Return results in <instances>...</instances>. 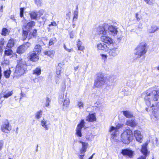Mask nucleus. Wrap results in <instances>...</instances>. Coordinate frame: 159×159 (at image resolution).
<instances>
[{
	"label": "nucleus",
	"mask_w": 159,
	"mask_h": 159,
	"mask_svg": "<svg viewBox=\"0 0 159 159\" xmlns=\"http://www.w3.org/2000/svg\"><path fill=\"white\" fill-rule=\"evenodd\" d=\"M27 66L24 59H20L18 60L13 74V78H18L26 74L27 71Z\"/></svg>",
	"instance_id": "f257e3e1"
},
{
	"label": "nucleus",
	"mask_w": 159,
	"mask_h": 159,
	"mask_svg": "<svg viewBox=\"0 0 159 159\" xmlns=\"http://www.w3.org/2000/svg\"><path fill=\"white\" fill-rule=\"evenodd\" d=\"M144 96L145 102L148 106H151L153 102L158 100L159 96V90H153L149 89L143 94Z\"/></svg>",
	"instance_id": "f03ea898"
},
{
	"label": "nucleus",
	"mask_w": 159,
	"mask_h": 159,
	"mask_svg": "<svg viewBox=\"0 0 159 159\" xmlns=\"http://www.w3.org/2000/svg\"><path fill=\"white\" fill-rule=\"evenodd\" d=\"M147 45L145 42L140 43L135 49V54L137 55V57L139 58L147 52Z\"/></svg>",
	"instance_id": "7ed1b4c3"
},
{
	"label": "nucleus",
	"mask_w": 159,
	"mask_h": 159,
	"mask_svg": "<svg viewBox=\"0 0 159 159\" xmlns=\"http://www.w3.org/2000/svg\"><path fill=\"white\" fill-rule=\"evenodd\" d=\"M107 78L104 77V75L99 73L98 75V78L95 81L94 85L96 87H102L107 84Z\"/></svg>",
	"instance_id": "20e7f679"
},
{
	"label": "nucleus",
	"mask_w": 159,
	"mask_h": 159,
	"mask_svg": "<svg viewBox=\"0 0 159 159\" xmlns=\"http://www.w3.org/2000/svg\"><path fill=\"white\" fill-rule=\"evenodd\" d=\"M133 134L130 130H127L124 131L121 135L122 142L125 144L129 143L132 139Z\"/></svg>",
	"instance_id": "39448f33"
},
{
	"label": "nucleus",
	"mask_w": 159,
	"mask_h": 159,
	"mask_svg": "<svg viewBox=\"0 0 159 159\" xmlns=\"http://www.w3.org/2000/svg\"><path fill=\"white\" fill-rule=\"evenodd\" d=\"M35 23L32 21L28 23L26 26L23 28V40H25L27 37L28 32L30 30V28L35 25Z\"/></svg>",
	"instance_id": "423d86ee"
},
{
	"label": "nucleus",
	"mask_w": 159,
	"mask_h": 159,
	"mask_svg": "<svg viewBox=\"0 0 159 159\" xmlns=\"http://www.w3.org/2000/svg\"><path fill=\"white\" fill-rule=\"evenodd\" d=\"M11 129V126L10 125L9 121L6 120L3 123L1 126L2 131L5 133H8Z\"/></svg>",
	"instance_id": "0eeeda50"
},
{
	"label": "nucleus",
	"mask_w": 159,
	"mask_h": 159,
	"mask_svg": "<svg viewBox=\"0 0 159 159\" xmlns=\"http://www.w3.org/2000/svg\"><path fill=\"white\" fill-rule=\"evenodd\" d=\"M85 125V122L84 120H82L80 123L77 125L76 129V134L79 137H81L82 136L81 129Z\"/></svg>",
	"instance_id": "6e6552de"
},
{
	"label": "nucleus",
	"mask_w": 159,
	"mask_h": 159,
	"mask_svg": "<svg viewBox=\"0 0 159 159\" xmlns=\"http://www.w3.org/2000/svg\"><path fill=\"white\" fill-rule=\"evenodd\" d=\"M150 107H152V112L154 116L157 118L159 115V102H157L155 104H151V106Z\"/></svg>",
	"instance_id": "1a4fd4ad"
},
{
	"label": "nucleus",
	"mask_w": 159,
	"mask_h": 159,
	"mask_svg": "<svg viewBox=\"0 0 159 159\" xmlns=\"http://www.w3.org/2000/svg\"><path fill=\"white\" fill-rule=\"evenodd\" d=\"M38 43H39L35 45L34 47L33 52L39 54L41 51L42 48L41 45H42L44 43L40 39L39 40Z\"/></svg>",
	"instance_id": "9d476101"
},
{
	"label": "nucleus",
	"mask_w": 159,
	"mask_h": 159,
	"mask_svg": "<svg viewBox=\"0 0 159 159\" xmlns=\"http://www.w3.org/2000/svg\"><path fill=\"white\" fill-rule=\"evenodd\" d=\"M101 41L108 45H112L113 41L111 38L108 36L105 35H102L101 37Z\"/></svg>",
	"instance_id": "9b49d317"
},
{
	"label": "nucleus",
	"mask_w": 159,
	"mask_h": 159,
	"mask_svg": "<svg viewBox=\"0 0 159 159\" xmlns=\"http://www.w3.org/2000/svg\"><path fill=\"white\" fill-rule=\"evenodd\" d=\"M134 134L136 140L140 143H142L143 137L141 134L140 132L138 130H136L134 131Z\"/></svg>",
	"instance_id": "f8f14e48"
},
{
	"label": "nucleus",
	"mask_w": 159,
	"mask_h": 159,
	"mask_svg": "<svg viewBox=\"0 0 159 159\" xmlns=\"http://www.w3.org/2000/svg\"><path fill=\"white\" fill-rule=\"evenodd\" d=\"M50 124V121L44 119H43L41 121V125L46 130L49 129V125Z\"/></svg>",
	"instance_id": "ddd939ff"
},
{
	"label": "nucleus",
	"mask_w": 159,
	"mask_h": 159,
	"mask_svg": "<svg viewBox=\"0 0 159 159\" xmlns=\"http://www.w3.org/2000/svg\"><path fill=\"white\" fill-rule=\"evenodd\" d=\"M97 47L98 49L105 51H107L109 49V47L104 43L98 44Z\"/></svg>",
	"instance_id": "4468645a"
},
{
	"label": "nucleus",
	"mask_w": 159,
	"mask_h": 159,
	"mask_svg": "<svg viewBox=\"0 0 159 159\" xmlns=\"http://www.w3.org/2000/svg\"><path fill=\"white\" fill-rule=\"evenodd\" d=\"M38 55V54L34 52L33 53L30 54L28 56V57L30 61H33L36 62L39 59Z\"/></svg>",
	"instance_id": "2eb2a0df"
},
{
	"label": "nucleus",
	"mask_w": 159,
	"mask_h": 159,
	"mask_svg": "<svg viewBox=\"0 0 159 159\" xmlns=\"http://www.w3.org/2000/svg\"><path fill=\"white\" fill-rule=\"evenodd\" d=\"M119 53L118 49L116 47H115L110 49L109 53L110 55L114 57L117 55Z\"/></svg>",
	"instance_id": "dca6fc26"
},
{
	"label": "nucleus",
	"mask_w": 159,
	"mask_h": 159,
	"mask_svg": "<svg viewBox=\"0 0 159 159\" xmlns=\"http://www.w3.org/2000/svg\"><path fill=\"white\" fill-rule=\"evenodd\" d=\"M133 151L128 149H122L121 152L122 154L124 155H127L129 157L133 156Z\"/></svg>",
	"instance_id": "f3484780"
},
{
	"label": "nucleus",
	"mask_w": 159,
	"mask_h": 159,
	"mask_svg": "<svg viewBox=\"0 0 159 159\" xmlns=\"http://www.w3.org/2000/svg\"><path fill=\"white\" fill-rule=\"evenodd\" d=\"M109 132L111 133L113 138L116 136L117 134H119V131L117 130V129L114 126H111L110 130Z\"/></svg>",
	"instance_id": "a211bd4d"
},
{
	"label": "nucleus",
	"mask_w": 159,
	"mask_h": 159,
	"mask_svg": "<svg viewBox=\"0 0 159 159\" xmlns=\"http://www.w3.org/2000/svg\"><path fill=\"white\" fill-rule=\"evenodd\" d=\"M108 30L110 33L113 35L117 34L118 32L116 27L113 25L109 26L108 27Z\"/></svg>",
	"instance_id": "6ab92c4d"
},
{
	"label": "nucleus",
	"mask_w": 159,
	"mask_h": 159,
	"mask_svg": "<svg viewBox=\"0 0 159 159\" xmlns=\"http://www.w3.org/2000/svg\"><path fill=\"white\" fill-rule=\"evenodd\" d=\"M79 142L81 143L82 144V148L80 150V153H84L86 151V149L88 146V144L87 143L83 142L82 141H80Z\"/></svg>",
	"instance_id": "aec40b11"
},
{
	"label": "nucleus",
	"mask_w": 159,
	"mask_h": 159,
	"mask_svg": "<svg viewBox=\"0 0 159 159\" xmlns=\"http://www.w3.org/2000/svg\"><path fill=\"white\" fill-rule=\"evenodd\" d=\"M125 124L127 125L133 127H135L137 125V123L135 122L134 119L127 120L126 121Z\"/></svg>",
	"instance_id": "412c9836"
},
{
	"label": "nucleus",
	"mask_w": 159,
	"mask_h": 159,
	"mask_svg": "<svg viewBox=\"0 0 159 159\" xmlns=\"http://www.w3.org/2000/svg\"><path fill=\"white\" fill-rule=\"evenodd\" d=\"M98 33L99 34L105 35L107 33V30L104 26H100L98 29Z\"/></svg>",
	"instance_id": "4be33fe9"
},
{
	"label": "nucleus",
	"mask_w": 159,
	"mask_h": 159,
	"mask_svg": "<svg viewBox=\"0 0 159 159\" xmlns=\"http://www.w3.org/2000/svg\"><path fill=\"white\" fill-rule=\"evenodd\" d=\"M147 144L145 143L142 146V148L141 149V151L142 153L143 154L144 156H146L147 154L148 150L147 149Z\"/></svg>",
	"instance_id": "5701e85b"
},
{
	"label": "nucleus",
	"mask_w": 159,
	"mask_h": 159,
	"mask_svg": "<svg viewBox=\"0 0 159 159\" xmlns=\"http://www.w3.org/2000/svg\"><path fill=\"white\" fill-rule=\"evenodd\" d=\"M30 15L31 19L32 20H37L39 16V14L37 12L34 11L31 12L30 13Z\"/></svg>",
	"instance_id": "b1692460"
},
{
	"label": "nucleus",
	"mask_w": 159,
	"mask_h": 159,
	"mask_svg": "<svg viewBox=\"0 0 159 159\" xmlns=\"http://www.w3.org/2000/svg\"><path fill=\"white\" fill-rule=\"evenodd\" d=\"M26 49L22 45L19 47L17 49V52L19 54L23 53Z\"/></svg>",
	"instance_id": "393cba45"
},
{
	"label": "nucleus",
	"mask_w": 159,
	"mask_h": 159,
	"mask_svg": "<svg viewBox=\"0 0 159 159\" xmlns=\"http://www.w3.org/2000/svg\"><path fill=\"white\" fill-rule=\"evenodd\" d=\"M55 52L53 50L48 51L44 52V54L51 58H53L54 56Z\"/></svg>",
	"instance_id": "a878e982"
},
{
	"label": "nucleus",
	"mask_w": 159,
	"mask_h": 159,
	"mask_svg": "<svg viewBox=\"0 0 159 159\" xmlns=\"http://www.w3.org/2000/svg\"><path fill=\"white\" fill-rule=\"evenodd\" d=\"M16 40L13 39H10L7 45V47L8 48H11L13 47L14 45Z\"/></svg>",
	"instance_id": "bb28decb"
},
{
	"label": "nucleus",
	"mask_w": 159,
	"mask_h": 159,
	"mask_svg": "<svg viewBox=\"0 0 159 159\" xmlns=\"http://www.w3.org/2000/svg\"><path fill=\"white\" fill-rule=\"evenodd\" d=\"M87 120L91 122L95 121L96 118L95 115L93 114H89Z\"/></svg>",
	"instance_id": "cd10ccee"
},
{
	"label": "nucleus",
	"mask_w": 159,
	"mask_h": 159,
	"mask_svg": "<svg viewBox=\"0 0 159 159\" xmlns=\"http://www.w3.org/2000/svg\"><path fill=\"white\" fill-rule=\"evenodd\" d=\"M123 113L125 116L128 118H131L133 116L132 113L129 111H124L123 112Z\"/></svg>",
	"instance_id": "c85d7f7f"
},
{
	"label": "nucleus",
	"mask_w": 159,
	"mask_h": 159,
	"mask_svg": "<svg viewBox=\"0 0 159 159\" xmlns=\"http://www.w3.org/2000/svg\"><path fill=\"white\" fill-rule=\"evenodd\" d=\"M158 29L157 26L155 25H152L151 26V28L148 29V32L150 33H154Z\"/></svg>",
	"instance_id": "c756f323"
},
{
	"label": "nucleus",
	"mask_w": 159,
	"mask_h": 159,
	"mask_svg": "<svg viewBox=\"0 0 159 159\" xmlns=\"http://www.w3.org/2000/svg\"><path fill=\"white\" fill-rule=\"evenodd\" d=\"M41 74V68L40 67H38L33 71V74L37 75H40Z\"/></svg>",
	"instance_id": "7c9ffc66"
},
{
	"label": "nucleus",
	"mask_w": 159,
	"mask_h": 159,
	"mask_svg": "<svg viewBox=\"0 0 159 159\" xmlns=\"http://www.w3.org/2000/svg\"><path fill=\"white\" fill-rule=\"evenodd\" d=\"M63 102V106L64 107H68L70 103V100L69 98H68L66 97V96Z\"/></svg>",
	"instance_id": "2f4dec72"
},
{
	"label": "nucleus",
	"mask_w": 159,
	"mask_h": 159,
	"mask_svg": "<svg viewBox=\"0 0 159 159\" xmlns=\"http://www.w3.org/2000/svg\"><path fill=\"white\" fill-rule=\"evenodd\" d=\"M43 111L40 110L37 111L35 114V117L36 119H39L41 118L42 115Z\"/></svg>",
	"instance_id": "473e14b6"
},
{
	"label": "nucleus",
	"mask_w": 159,
	"mask_h": 159,
	"mask_svg": "<svg viewBox=\"0 0 159 159\" xmlns=\"http://www.w3.org/2000/svg\"><path fill=\"white\" fill-rule=\"evenodd\" d=\"M95 107L98 108V110H100L103 107V105L100 101H97L95 103Z\"/></svg>",
	"instance_id": "72a5a7b5"
},
{
	"label": "nucleus",
	"mask_w": 159,
	"mask_h": 159,
	"mask_svg": "<svg viewBox=\"0 0 159 159\" xmlns=\"http://www.w3.org/2000/svg\"><path fill=\"white\" fill-rule=\"evenodd\" d=\"M11 73V71L10 69L7 70L5 71L4 72L5 77L7 78H9Z\"/></svg>",
	"instance_id": "f704fd0d"
},
{
	"label": "nucleus",
	"mask_w": 159,
	"mask_h": 159,
	"mask_svg": "<svg viewBox=\"0 0 159 159\" xmlns=\"http://www.w3.org/2000/svg\"><path fill=\"white\" fill-rule=\"evenodd\" d=\"M78 13V6H77L76 10L74 12V17H73V21L75 20V19L76 20L77 19Z\"/></svg>",
	"instance_id": "c9c22d12"
},
{
	"label": "nucleus",
	"mask_w": 159,
	"mask_h": 159,
	"mask_svg": "<svg viewBox=\"0 0 159 159\" xmlns=\"http://www.w3.org/2000/svg\"><path fill=\"white\" fill-rule=\"evenodd\" d=\"M62 68L60 67L59 66L57 67V70L56 72V75L58 78H60L61 77V70Z\"/></svg>",
	"instance_id": "e433bc0d"
},
{
	"label": "nucleus",
	"mask_w": 159,
	"mask_h": 159,
	"mask_svg": "<svg viewBox=\"0 0 159 159\" xmlns=\"http://www.w3.org/2000/svg\"><path fill=\"white\" fill-rule=\"evenodd\" d=\"M64 93H61L59 96V102L60 104H62L63 102V101L64 100Z\"/></svg>",
	"instance_id": "4c0bfd02"
},
{
	"label": "nucleus",
	"mask_w": 159,
	"mask_h": 159,
	"mask_svg": "<svg viewBox=\"0 0 159 159\" xmlns=\"http://www.w3.org/2000/svg\"><path fill=\"white\" fill-rule=\"evenodd\" d=\"M12 51L10 49H6L4 51L5 55L10 56L12 54Z\"/></svg>",
	"instance_id": "58836bf2"
},
{
	"label": "nucleus",
	"mask_w": 159,
	"mask_h": 159,
	"mask_svg": "<svg viewBox=\"0 0 159 159\" xmlns=\"http://www.w3.org/2000/svg\"><path fill=\"white\" fill-rule=\"evenodd\" d=\"M9 32L8 30L6 28H3L2 30V34L3 36H6L9 34Z\"/></svg>",
	"instance_id": "ea45409f"
},
{
	"label": "nucleus",
	"mask_w": 159,
	"mask_h": 159,
	"mask_svg": "<svg viewBox=\"0 0 159 159\" xmlns=\"http://www.w3.org/2000/svg\"><path fill=\"white\" fill-rule=\"evenodd\" d=\"M56 39L54 37L50 39L49 40V46H51L53 45L56 42Z\"/></svg>",
	"instance_id": "a19ab883"
},
{
	"label": "nucleus",
	"mask_w": 159,
	"mask_h": 159,
	"mask_svg": "<svg viewBox=\"0 0 159 159\" xmlns=\"http://www.w3.org/2000/svg\"><path fill=\"white\" fill-rule=\"evenodd\" d=\"M13 94L12 91H11V92H9L3 95V98H8L9 97L11 96Z\"/></svg>",
	"instance_id": "79ce46f5"
},
{
	"label": "nucleus",
	"mask_w": 159,
	"mask_h": 159,
	"mask_svg": "<svg viewBox=\"0 0 159 159\" xmlns=\"http://www.w3.org/2000/svg\"><path fill=\"white\" fill-rule=\"evenodd\" d=\"M78 106L80 109H82L83 108L84 104L81 101H79L78 102Z\"/></svg>",
	"instance_id": "37998d69"
},
{
	"label": "nucleus",
	"mask_w": 159,
	"mask_h": 159,
	"mask_svg": "<svg viewBox=\"0 0 159 159\" xmlns=\"http://www.w3.org/2000/svg\"><path fill=\"white\" fill-rule=\"evenodd\" d=\"M50 102V100L49 98L47 97L46 99V102L45 103V106L46 107H48L49 105V103Z\"/></svg>",
	"instance_id": "c03bdc74"
},
{
	"label": "nucleus",
	"mask_w": 159,
	"mask_h": 159,
	"mask_svg": "<svg viewBox=\"0 0 159 159\" xmlns=\"http://www.w3.org/2000/svg\"><path fill=\"white\" fill-rule=\"evenodd\" d=\"M22 45L24 46L26 50L27 48L29 47L30 45V44L29 42H26L25 43L23 44Z\"/></svg>",
	"instance_id": "a18cd8bd"
},
{
	"label": "nucleus",
	"mask_w": 159,
	"mask_h": 159,
	"mask_svg": "<svg viewBox=\"0 0 159 159\" xmlns=\"http://www.w3.org/2000/svg\"><path fill=\"white\" fill-rule=\"evenodd\" d=\"M35 3L39 7L41 6L42 0H34Z\"/></svg>",
	"instance_id": "49530a36"
},
{
	"label": "nucleus",
	"mask_w": 159,
	"mask_h": 159,
	"mask_svg": "<svg viewBox=\"0 0 159 159\" xmlns=\"http://www.w3.org/2000/svg\"><path fill=\"white\" fill-rule=\"evenodd\" d=\"M64 48L65 50H66V51L68 52H71L73 51V49L72 48H67L65 44H64Z\"/></svg>",
	"instance_id": "de8ad7c7"
},
{
	"label": "nucleus",
	"mask_w": 159,
	"mask_h": 159,
	"mask_svg": "<svg viewBox=\"0 0 159 159\" xmlns=\"http://www.w3.org/2000/svg\"><path fill=\"white\" fill-rule=\"evenodd\" d=\"M24 10V8H20V16L21 17H23V13Z\"/></svg>",
	"instance_id": "09e8293b"
},
{
	"label": "nucleus",
	"mask_w": 159,
	"mask_h": 159,
	"mask_svg": "<svg viewBox=\"0 0 159 159\" xmlns=\"http://www.w3.org/2000/svg\"><path fill=\"white\" fill-rule=\"evenodd\" d=\"M123 124H122L118 123L116 125V127H115V128L116 129H117L118 130H119V128L122 127L123 126Z\"/></svg>",
	"instance_id": "8fccbe9b"
},
{
	"label": "nucleus",
	"mask_w": 159,
	"mask_h": 159,
	"mask_svg": "<svg viewBox=\"0 0 159 159\" xmlns=\"http://www.w3.org/2000/svg\"><path fill=\"white\" fill-rule=\"evenodd\" d=\"M145 2L149 5H151L152 3V0H144Z\"/></svg>",
	"instance_id": "3c124183"
},
{
	"label": "nucleus",
	"mask_w": 159,
	"mask_h": 159,
	"mask_svg": "<svg viewBox=\"0 0 159 159\" xmlns=\"http://www.w3.org/2000/svg\"><path fill=\"white\" fill-rule=\"evenodd\" d=\"M37 13L39 14L38 17H40L41 16L43 15L44 13V11L43 10H41L39 12H37Z\"/></svg>",
	"instance_id": "603ef678"
},
{
	"label": "nucleus",
	"mask_w": 159,
	"mask_h": 159,
	"mask_svg": "<svg viewBox=\"0 0 159 159\" xmlns=\"http://www.w3.org/2000/svg\"><path fill=\"white\" fill-rule=\"evenodd\" d=\"M4 99L3 98V96L2 94H0V104H2L3 101H4Z\"/></svg>",
	"instance_id": "864d4df0"
},
{
	"label": "nucleus",
	"mask_w": 159,
	"mask_h": 159,
	"mask_svg": "<svg viewBox=\"0 0 159 159\" xmlns=\"http://www.w3.org/2000/svg\"><path fill=\"white\" fill-rule=\"evenodd\" d=\"M4 142L3 140H0V151L2 149L3 144H4Z\"/></svg>",
	"instance_id": "5fc2aeb1"
},
{
	"label": "nucleus",
	"mask_w": 159,
	"mask_h": 159,
	"mask_svg": "<svg viewBox=\"0 0 159 159\" xmlns=\"http://www.w3.org/2000/svg\"><path fill=\"white\" fill-rule=\"evenodd\" d=\"M129 85L132 88H134L135 87L136 85V84L135 82H134V83L133 82H130L129 83Z\"/></svg>",
	"instance_id": "6e6d98bb"
},
{
	"label": "nucleus",
	"mask_w": 159,
	"mask_h": 159,
	"mask_svg": "<svg viewBox=\"0 0 159 159\" xmlns=\"http://www.w3.org/2000/svg\"><path fill=\"white\" fill-rule=\"evenodd\" d=\"M77 47L78 48V49L79 50L83 51L84 49V46H82V45L79 46Z\"/></svg>",
	"instance_id": "4d7b16f0"
},
{
	"label": "nucleus",
	"mask_w": 159,
	"mask_h": 159,
	"mask_svg": "<svg viewBox=\"0 0 159 159\" xmlns=\"http://www.w3.org/2000/svg\"><path fill=\"white\" fill-rule=\"evenodd\" d=\"M37 30H34L32 34V35L34 37H35L36 36V33H37Z\"/></svg>",
	"instance_id": "13d9d810"
},
{
	"label": "nucleus",
	"mask_w": 159,
	"mask_h": 159,
	"mask_svg": "<svg viewBox=\"0 0 159 159\" xmlns=\"http://www.w3.org/2000/svg\"><path fill=\"white\" fill-rule=\"evenodd\" d=\"M100 55L101 56L102 59L105 60L107 57V56L104 54H101Z\"/></svg>",
	"instance_id": "bf43d9fd"
},
{
	"label": "nucleus",
	"mask_w": 159,
	"mask_h": 159,
	"mask_svg": "<svg viewBox=\"0 0 159 159\" xmlns=\"http://www.w3.org/2000/svg\"><path fill=\"white\" fill-rule=\"evenodd\" d=\"M84 153H80L79 156V158L80 159H83V157L84 156Z\"/></svg>",
	"instance_id": "052dcab7"
},
{
	"label": "nucleus",
	"mask_w": 159,
	"mask_h": 159,
	"mask_svg": "<svg viewBox=\"0 0 159 159\" xmlns=\"http://www.w3.org/2000/svg\"><path fill=\"white\" fill-rule=\"evenodd\" d=\"M82 45V43L79 40H78L77 43V47L80 46Z\"/></svg>",
	"instance_id": "680f3d73"
},
{
	"label": "nucleus",
	"mask_w": 159,
	"mask_h": 159,
	"mask_svg": "<svg viewBox=\"0 0 159 159\" xmlns=\"http://www.w3.org/2000/svg\"><path fill=\"white\" fill-rule=\"evenodd\" d=\"M135 17L138 21H139L140 20V19L139 17V14L138 13H136Z\"/></svg>",
	"instance_id": "e2e57ef3"
},
{
	"label": "nucleus",
	"mask_w": 159,
	"mask_h": 159,
	"mask_svg": "<svg viewBox=\"0 0 159 159\" xmlns=\"http://www.w3.org/2000/svg\"><path fill=\"white\" fill-rule=\"evenodd\" d=\"M74 35V33H73L72 32H71L70 33V38H71V39L73 38Z\"/></svg>",
	"instance_id": "0e129e2a"
},
{
	"label": "nucleus",
	"mask_w": 159,
	"mask_h": 159,
	"mask_svg": "<svg viewBox=\"0 0 159 159\" xmlns=\"http://www.w3.org/2000/svg\"><path fill=\"white\" fill-rule=\"evenodd\" d=\"M49 26H56L57 25V24L55 22H52L51 24L49 25Z\"/></svg>",
	"instance_id": "69168bd1"
},
{
	"label": "nucleus",
	"mask_w": 159,
	"mask_h": 159,
	"mask_svg": "<svg viewBox=\"0 0 159 159\" xmlns=\"http://www.w3.org/2000/svg\"><path fill=\"white\" fill-rule=\"evenodd\" d=\"M146 156H141L139 157L137 159H146Z\"/></svg>",
	"instance_id": "338daca9"
},
{
	"label": "nucleus",
	"mask_w": 159,
	"mask_h": 159,
	"mask_svg": "<svg viewBox=\"0 0 159 159\" xmlns=\"http://www.w3.org/2000/svg\"><path fill=\"white\" fill-rule=\"evenodd\" d=\"M20 94H21V97H20V99H21L23 97H24L25 96V94H24L22 92H21L20 93Z\"/></svg>",
	"instance_id": "774afa93"
}]
</instances>
